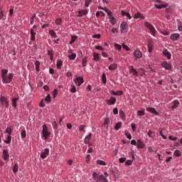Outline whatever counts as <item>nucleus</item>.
<instances>
[{
    "mask_svg": "<svg viewBox=\"0 0 182 182\" xmlns=\"http://www.w3.org/2000/svg\"><path fill=\"white\" fill-rule=\"evenodd\" d=\"M1 77L3 83L9 84L12 82V80L14 79V74L9 73L8 75V70L3 69L1 70Z\"/></svg>",
    "mask_w": 182,
    "mask_h": 182,
    "instance_id": "nucleus-1",
    "label": "nucleus"
},
{
    "mask_svg": "<svg viewBox=\"0 0 182 182\" xmlns=\"http://www.w3.org/2000/svg\"><path fill=\"white\" fill-rule=\"evenodd\" d=\"M42 134L45 140H48V137L50 136V132H49V130L48 129V127L46 126V124L43 125Z\"/></svg>",
    "mask_w": 182,
    "mask_h": 182,
    "instance_id": "nucleus-2",
    "label": "nucleus"
},
{
    "mask_svg": "<svg viewBox=\"0 0 182 182\" xmlns=\"http://www.w3.org/2000/svg\"><path fill=\"white\" fill-rule=\"evenodd\" d=\"M146 28H148V29L150 30V32L153 36H156V28H154V26L151 25L149 22L145 23Z\"/></svg>",
    "mask_w": 182,
    "mask_h": 182,
    "instance_id": "nucleus-3",
    "label": "nucleus"
},
{
    "mask_svg": "<svg viewBox=\"0 0 182 182\" xmlns=\"http://www.w3.org/2000/svg\"><path fill=\"white\" fill-rule=\"evenodd\" d=\"M2 158L4 161H9V151L8 149L3 150Z\"/></svg>",
    "mask_w": 182,
    "mask_h": 182,
    "instance_id": "nucleus-4",
    "label": "nucleus"
},
{
    "mask_svg": "<svg viewBox=\"0 0 182 182\" xmlns=\"http://www.w3.org/2000/svg\"><path fill=\"white\" fill-rule=\"evenodd\" d=\"M0 102H1V105H4L6 107V109H8V107H9V101H8V98H6L5 97H1Z\"/></svg>",
    "mask_w": 182,
    "mask_h": 182,
    "instance_id": "nucleus-5",
    "label": "nucleus"
},
{
    "mask_svg": "<svg viewBox=\"0 0 182 182\" xmlns=\"http://www.w3.org/2000/svg\"><path fill=\"white\" fill-rule=\"evenodd\" d=\"M134 56L135 58V60H137V59H140L142 58L143 54H141V51H140V50L136 49L134 52Z\"/></svg>",
    "mask_w": 182,
    "mask_h": 182,
    "instance_id": "nucleus-6",
    "label": "nucleus"
},
{
    "mask_svg": "<svg viewBox=\"0 0 182 182\" xmlns=\"http://www.w3.org/2000/svg\"><path fill=\"white\" fill-rule=\"evenodd\" d=\"M120 28L122 33L127 32V23L126 21L122 22L120 25Z\"/></svg>",
    "mask_w": 182,
    "mask_h": 182,
    "instance_id": "nucleus-7",
    "label": "nucleus"
},
{
    "mask_svg": "<svg viewBox=\"0 0 182 182\" xmlns=\"http://www.w3.org/2000/svg\"><path fill=\"white\" fill-rule=\"evenodd\" d=\"M146 111L149 113H152L153 114H156V116H159L160 114L155 108L153 107H146Z\"/></svg>",
    "mask_w": 182,
    "mask_h": 182,
    "instance_id": "nucleus-8",
    "label": "nucleus"
},
{
    "mask_svg": "<svg viewBox=\"0 0 182 182\" xmlns=\"http://www.w3.org/2000/svg\"><path fill=\"white\" fill-rule=\"evenodd\" d=\"M92 56V60H95V62H99V60H100V54H99V53L94 52Z\"/></svg>",
    "mask_w": 182,
    "mask_h": 182,
    "instance_id": "nucleus-9",
    "label": "nucleus"
},
{
    "mask_svg": "<svg viewBox=\"0 0 182 182\" xmlns=\"http://www.w3.org/2000/svg\"><path fill=\"white\" fill-rule=\"evenodd\" d=\"M129 68H130L129 73H132L133 76H136V77L139 76V73L137 72V70H136V69H134L133 65H131Z\"/></svg>",
    "mask_w": 182,
    "mask_h": 182,
    "instance_id": "nucleus-10",
    "label": "nucleus"
},
{
    "mask_svg": "<svg viewBox=\"0 0 182 182\" xmlns=\"http://www.w3.org/2000/svg\"><path fill=\"white\" fill-rule=\"evenodd\" d=\"M31 41H32V42L36 41V32H35L33 28L31 29Z\"/></svg>",
    "mask_w": 182,
    "mask_h": 182,
    "instance_id": "nucleus-11",
    "label": "nucleus"
},
{
    "mask_svg": "<svg viewBox=\"0 0 182 182\" xmlns=\"http://www.w3.org/2000/svg\"><path fill=\"white\" fill-rule=\"evenodd\" d=\"M74 81L77 86H80L83 83V77H78Z\"/></svg>",
    "mask_w": 182,
    "mask_h": 182,
    "instance_id": "nucleus-12",
    "label": "nucleus"
},
{
    "mask_svg": "<svg viewBox=\"0 0 182 182\" xmlns=\"http://www.w3.org/2000/svg\"><path fill=\"white\" fill-rule=\"evenodd\" d=\"M161 66L166 69V70H171V65L166 61L161 63Z\"/></svg>",
    "mask_w": 182,
    "mask_h": 182,
    "instance_id": "nucleus-13",
    "label": "nucleus"
},
{
    "mask_svg": "<svg viewBox=\"0 0 182 182\" xmlns=\"http://www.w3.org/2000/svg\"><path fill=\"white\" fill-rule=\"evenodd\" d=\"M48 156H49V149H46L45 151L42 152L41 154V159H46V157Z\"/></svg>",
    "mask_w": 182,
    "mask_h": 182,
    "instance_id": "nucleus-14",
    "label": "nucleus"
},
{
    "mask_svg": "<svg viewBox=\"0 0 182 182\" xmlns=\"http://www.w3.org/2000/svg\"><path fill=\"white\" fill-rule=\"evenodd\" d=\"M92 178L96 182L100 181V175L96 172H93L92 173Z\"/></svg>",
    "mask_w": 182,
    "mask_h": 182,
    "instance_id": "nucleus-15",
    "label": "nucleus"
},
{
    "mask_svg": "<svg viewBox=\"0 0 182 182\" xmlns=\"http://www.w3.org/2000/svg\"><path fill=\"white\" fill-rule=\"evenodd\" d=\"M107 103L109 105V106L114 105V103H116V99L114 97H111L109 100H107Z\"/></svg>",
    "mask_w": 182,
    "mask_h": 182,
    "instance_id": "nucleus-16",
    "label": "nucleus"
},
{
    "mask_svg": "<svg viewBox=\"0 0 182 182\" xmlns=\"http://www.w3.org/2000/svg\"><path fill=\"white\" fill-rule=\"evenodd\" d=\"M179 38H180V34L178 33H173L170 36V39H171V41H177V39H178Z\"/></svg>",
    "mask_w": 182,
    "mask_h": 182,
    "instance_id": "nucleus-17",
    "label": "nucleus"
},
{
    "mask_svg": "<svg viewBox=\"0 0 182 182\" xmlns=\"http://www.w3.org/2000/svg\"><path fill=\"white\" fill-rule=\"evenodd\" d=\"M163 54L164 55V56L167 58V59H171V53L168 52V50L167 49L164 50Z\"/></svg>",
    "mask_w": 182,
    "mask_h": 182,
    "instance_id": "nucleus-18",
    "label": "nucleus"
},
{
    "mask_svg": "<svg viewBox=\"0 0 182 182\" xmlns=\"http://www.w3.org/2000/svg\"><path fill=\"white\" fill-rule=\"evenodd\" d=\"M137 149H144V144L141 139H139L136 143Z\"/></svg>",
    "mask_w": 182,
    "mask_h": 182,
    "instance_id": "nucleus-19",
    "label": "nucleus"
},
{
    "mask_svg": "<svg viewBox=\"0 0 182 182\" xmlns=\"http://www.w3.org/2000/svg\"><path fill=\"white\" fill-rule=\"evenodd\" d=\"M34 63L36 72H41V62H39V60H36Z\"/></svg>",
    "mask_w": 182,
    "mask_h": 182,
    "instance_id": "nucleus-20",
    "label": "nucleus"
},
{
    "mask_svg": "<svg viewBox=\"0 0 182 182\" xmlns=\"http://www.w3.org/2000/svg\"><path fill=\"white\" fill-rule=\"evenodd\" d=\"M92 139V133H90L85 139L84 143L85 144H89V142L90 141V139Z\"/></svg>",
    "mask_w": 182,
    "mask_h": 182,
    "instance_id": "nucleus-21",
    "label": "nucleus"
},
{
    "mask_svg": "<svg viewBox=\"0 0 182 182\" xmlns=\"http://www.w3.org/2000/svg\"><path fill=\"white\" fill-rule=\"evenodd\" d=\"M12 141V136L11 135H7L6 139L4 140V143L6 144H11V142Z\"/></svg>",
    "mask_w": 182,
    "mask_h": 182,
    "instance_id": "nucleus-22",
    "label": "nucleus"
},
{
    "mask_svg": "<svg viewBox=\"0 0 182 182\" xmlns=\"http://www.w3.org/2000/svg\"><path fill=\"white\" fill-rule=\"evenodd\" d=\"M168 6V4H164L161 5L155 4V8H156V9H163V8H167Z\"/></svg>",
    "mask_w": 182,
    "mask_h": 182,
    "instance_id": "nucleus-23",
    "label": "nucleus"
},
{
    "mask_svg": "<svg viewBox=\"0 0 182 182\" xmlns=\"http://www.w3.org/2000/svg\"><path fill=\"white\" fill-rule=\"evenodd\" d=\"M12 132H14V128L12 127H8L4 133H8L9 136H11L12 134Z\"/></svg>",
    "mask_w": 182,
    "mask_h": 182,
    "instance_id": "nucleus-24",
    "label": "nucleus"
},
{
    "mask_svg": "<svg viewBox=\"0 0 182 182\" xmlns=\"http://www.w3.org/2000/svg\"><path fill=\"white\" fill-rule=\"evenodd\" d=\"M122 16H127L128 19H132V16L129 12H125L124 10H122Z\"/></svg>",
    "mask_w": 182,
    "mask_h": 182,
    "instance_id": "nucleus-25",
    "label": "nucleus"
},
{
    "mask_svg": "<svg viewBox=\"0 0 182 182\" xmlns=\"http://www.w3.org/2000/svg\"><path fill=\"white\" fill-rule=\"evenodd\" d=\"M135 19H145V17L144 16H141V14L140 12H138L134 15Z\"/></svg>",
    "mask_w": 182,
    "mask_h": 182,
    "instance_id": "nucleus-26",
    "label": "nucleus"
},
{
    "mask_svg": "<svg viewBox=\"0 0 182 182\" xmlns=\"http://www.w3.org/2000/svg\"><path fill=\"white\" fill-rule=\"evenodd\" d=\"M63 65V62L62 61V60H57V69H62V66Z\"/></svg>",
    "mask_w": 182,
    "mask_h": 182,
    "instance_id": "nucleus-27",
    "label": "nucleus"
},
{
    "mask_svg": "<svg viewBox=\"0 0 182 182\" xmlns=\"http://www.w3.org/2000/svg\"><path fill=\"white\" fill-rule=\"evenodd\" d=\"M108 69L109 70H116V69H117V64L116 63L111 64L109 66Z\"/></svg>",
    "mask_w": 182,
    "mask_h": 182,
    "instance_id": "nucleus-28",
    "label": "nucleus"
},
{
    "mask_svg": "<svg viewBox=\"0 0 182 182\" xmlns=\"http://www.w3.org/2000/svg\"><path fill=\"white\" fill-rule=\"evenodd\" d=\"M89 11L87 10H81L78 13V16H83V15H87Z\"/></svg>",
    "mask_w": 182,
    "mask_h": 182,
    "instance_id": "nucleus-29",
    "label": "nucleus"
},
{
    "mask_svg": "<svg viewBox=\"0 0 182 182\" xmlns=\"http://www.w3.org/2000/svg\"><path fill=\"white\" fill-rule=\"evenodd\" d=\"M102 82L103 85H106V83L107 82V80L106 78V74L105 73H103L102 75Z\"/></svg>",
    "mask_w": 182,
    "mask_h": 182,
    "instance_id": "nucleus-30",
    "label": "nucleus"
},
{
    "mask_svg": "<svg viewBox=\"0 0 182 182\" xmlns=\"http://www.w3.org/2000/svg\"><path fill=\"white\" fill-rule=\"evenodd\" d=\"M18 100H19V98H16V97L13 98L11 100L12 106L14 107H16V102H18Z\"/></svg>",
    "mask_w": 182,
    "mask_h": 182,
    "instance_id": "nucleus-31",
    "label": "nucleus"
},
{
    "mask_svg": "<svg viewBox=\"0 0 182 182\" xmlns=\"http://www.w3.org/2000/svg\"><path fill=\"white\" fill-rule=\"evenodd\" d=\"M100 181H102V182H109V181L107 180V178L105 177V176H103V174L100 175Z\"/></svg>",
    "mask_w": 182,
    "mask_h": 182,
    "instance_id": "nucleus-32",
    "label": "nucleus"
},
{
    "mask_svg": "<svg viewBox=\"0 0 182 182\" xmlns=\"http://www.w3.org/2000/svg\"><path fill=\"white\" fill-rule=\"evenodd\" d=\"M119 117H121L122 120H126V114H124V112L119 111Z\"/></svg>",
    "mask_w": 182,
    "mask_h": 182,
    "instance_id": "nucleus-33",
    "label": "nucleus"
},
{
    "mask_svg": "<svg viewBox=\"0 0 182 182\" xmlns=\"http://www.w3.org/2000/svg\"><path fill=\"white\" fill-rule=\"evenodd\" d=\"M77 39V36H71V41H70V45H72L73 43H75V41Z\"/></svg>",
    "mask_w": 182,
    "mask_h": 182,
    "instance_id": "nucleus-34",
    "label": "nucleus"
},
{
    "mask_svg": "<svg viewBox=\"0 0 182 182\" xmlns=\"http://www.w3.org/2000/svg\"><path fill=\"white\" fill-rule=\"evenodd\" d=\"M18 164H15L14 166L13 167V172L14 173V174H16L18 173Z\"/></svg>",
    "mask_w": 182,
    "mask_h": 182,
    "instance_id": "nucleus-35",
    "label": "nucleus"
},
{
    "mask_svg": "<svg viewBox=\"0 0 182 182\" xmlns=\"http://www.w3.org/2000/svg\"><path fill=\"white\" fill-rule=\"evenodd\" d=\"M82 65L84 67H85L87 65V58H82Z\"/></svg>",
    "mask_w": 182,
    "mask_h": 182,
    "instance_id": "nucleus-36",
    "label": "nucleus"
},
{
    "mask_svg": "<svg viewBox=\"0 0 182 182\" xmlns=\"http://www.w3.org/2000/svg\"><path fill=\"white\" fill-rule=\"evenodd\" d=\"M173 155L176 156V157H181V152L180 151V150H176L173 153Z\"/></svg>",
    "mask_w": 182,
    "mask_h": 182,
    "instance_id": "nucleus-37",
    "label": "nucleus"
},
{
    "mask_svg": "<svg viewBox=\"0 0 182 182\" xmlns=\"http://www.w3.org/2000/svg\"><path fill=\"white\" fill-rule=\"evenodd\" d=\"M49 33H50V36H52L53 38H58L56 33L55 31H53V30H50L49 31Z\"/></svg>",
    "mask_w": 182,
    "mask_h": 182,
    "instance_id": "nucleus-38",
    "label": "nucleus"
},
{
    "mask_svg": "<svg viewBox=\"0 0 182 182\" xmlns=\"http://www.w3.org/2000/svg\"><path fill=\"white\" fill-rule=\"evenodd\" d=\"M121 127H122V122H119L115 124L114 129L115 130H119V129H120Z\"/></svg>",
    "mask_w": 182,
    "mask_h": 182,
    "instance_id": "nucleus-39",
    "label": "nucleus"
},
{
    "mask_svg": "<svg viewBox=\"0 0 182 182\" xmlns=\"http://www.w3.org/2000/svg\"><path fill=\"white\" fill-rule=\"evenodd\" d=\"M21 139H25L26 137V130L23 129L21 132Z\"/></svg>",
    "mask_w": 182,
    "mask_h": 182,
    "instance_id": "nucleus-40",
    "label": "nucleus"
},
{
    "mask_svg": "<svg viewBox=\"0 0 182 182\" xmlns=\"http://www.w3.org/2000/svg\"><path fill=\"white\" fill-rule=\"evenodd\" d=\"M97 164H99L100 166H106V162H105V161L97 160Z\"/></svg>",
    "mask_w": 182,
    "mask_h": 182,
    "instance_id": "nucleus-41",
    "label": "nucleus"
},
{
    "mask_svg": "<svg viewBox=\"0 0 182 182\" xmlns=\"http://www.w3.org/2000/svg\"><path fill=\"white\" fill-rule=\"evenodd\" d=\"M148 48H149V52L151 53L153 51V43H148Z\"/></svg>",
    "mask_w": 182,
    "mask_h": 182,
    "instance_id": "nucleus-42",
    "label": "nucleus"
},
{
    "mask_svg": "<svg viewBox=\"0 0 182 182\" xmlns=\"http://www.w3.org/2000/svg\"><path fill=\"white\" fill-rule=\"evenodd\" d=\"M109 123H110V119H109V118H106L104 120V125L107 126V127H108Z\"/></svg>",
    "mask_w": 182,
    "mask_h": 182,
    "instance_id": "nucleus-43",
    "label": "nucleus"
},
{
    "mask_svg": "<svg viewBox=\"0 0 182 182\" xmlns=\"http://www.w3.org/2000/svg\"><path fill=\"white\" fill-rule=\"evenodd\" d=\"M69 59H70L71 60H75V59H76V53H72L71 55H70Z\"/></svg>",
    "mask_w": 182,
    "mask_h": 182,
    "instance_id": "nucleus-44",
    "label": "nucleus"
},
{
    "mask_svg": "<svg viewBox=\"0 0 182 182\" xmlns=\"http://www.w3.org/2000/svg\"><path fill=\"white\" fill-rule=\"evenodd\" d=\"M144 114H146V113H144V109L142 111H137V116H144Z\"/></svg>",
    "mask_w": 182,
    "mask_h": 182,
    "instance_id": "nucleus-45",
    "label": "nucleus"
},
{
    "mask_svg": "<svg viewBox=\"0 0 182 182\" xmlns=\"http://www.w3.org/2000/svg\"><path fill=\"white\" fill-rule=\"evenodd\" d=\"M148 136H149V137H154V136H156V135H155L154 132H153V131L149 130V131L148 132Z\"/></svg>",
    "mask_w": 182,
    "mask_h": 182,
    "instance_id": "nucleus-46",
    "label": "nucleus"
},
{
    "mask_svg": "<svg viewBox=\"0 0 182 182\" xmlns=\"http://www.w3.org/2000/svg\"><path fill=\"white\" fill-rule=\"evenodd\" d=\"M92 4V0H85V5L87 8H89V5Z\"/></svg>",
    "mask_w": 182,
    "mask_h": 182,
    "instance_id": "nucleus-47",
    "label": "nucleus"
},
{
    "mask_svg": "<svg viewBox=\"0 0 182 182\" xmlns=\"http://www.w3.org/2000/svg\"><path fill=\"white\" fill-rule=\"evenodd\" d=\"M180 105V103L177 101L173 102V105L172 106L173 109H177V107Z\"/></svg>",
    "mask_w": 182,
    "mask_h": 182,
    "instance_id": "nucleus-48",
    "label": "nucleus"
},
{
    "mask_svg": "<svg viewBox=\"0 0 182 182\" xmlns=\"http://www.w3.org/2000/svg\"><path fill=\"white\" fill-rule=\"evenodd\" d=\"M86 127V125H80V127H79V130H80V132H86V131H85V128Z\"/></svg>",
    "mask_w": 182,
    "mask_h": 182,
    "instance_id": "nucleus-49",
    "label": "nucleus"
},
{
    "mask_svg": "<svg viewBox=\"0 0 182 182\" xmlns=\"http://www.w3.org/2000/svg\"><path fill=\"white\" fill-rule=\"evenodd\" d=\"M52 123H53V129H58V123H56V121L55 119L53 120Z\"/></svg>",
    "mask_w": 182,
    "mask_h": 182,
    "instance_id": "nucleus-50",
    "label": "nucleus"
},
{
    "mask_svg": "<svg viewBox=\"0 0 182 182\" xmlns=\"http://www.w3.org/2000/svg\"><path fill=\"white\" fill-rule=\"evenodd\" d=\"M70 92L71 93H76V87L75 85L71 86Z\"/></svg>",
    "mask_w": 182,
    "mask_h": 182,
    "instance_id": "nucleus-51",
    "label": "nucleus"
},
{
    "mask_svg": "<svg viewBox=\"0 0 182 182\" xmlns=\"http://www.w3.org/2000/svg\"><path fill=\"white\" fill-rule=\"evenodd\" d=\"M114 48H117L118 50H122V46H120V44L118 43H114Z\"/></svg>",
    "mask_w": 182,
    "mask_h": 182,
    "instance_id": "nucleus-52",
    "label": "nucleus"
},
{
    "mask_svg": "<svg viewBox=\"0 0 182 182\" xmlns=\"http://www.w3.org/2000/svg\"><path fill=\"white\" fill-rule=\"evenodd\" d=\"M46 102L50 103V95H48L45 98Z\"/></svg>",
    "mask_w": 182,
    "mask_h": 182,
    "instance_id": "nucleus-53",
    "label": "nucleus"
},
{
    "mask_svg": "<svg viewBox=\"0 0 182 182\" xmlns=\"http://www.w3.org/2000/svg\"><path fill=\"white\" fill-rule=\"evenodd\" d=\"M55 24L57 25H61L62 24V18H57L55 20Z\"/></svg>",
    "mask_w": 182,
    "mask_h": 182,
    "instance_id": "nucleus-54",
    "label": "nucleus"
},
{
    "mask_svg": "<svg viewBox=\"0 0 182 182\" xmlns=\"http://www.w3.org/2000/svg\"><path fill=\"white\" fill-rule=\"evenodd\" d=\"M95 49H97V50H105V48L102 46H95Z\"/></svg>",
    "mask_w": 182,
    "mask_h": 182,
    "instance_id": "nucleus-55",
    "label": "nucleus"
},
{
    "mask_svg": "<svg viewBox=\"0 0 182 182\" xmlns=\"http://www.w3.org/2000/svg\"><path fill=\"white\" fill-rule=\"evenodd\" d=\"M109 22H110V23H112V25H116V23H117L116 18H112V19L109 20Z\"/></svg>",
    "mask_w": 182,
    "mask_h": 182,
    "instance_id": "nucleus-56",
    "label": "nucleus"
},
{
    "mask_svg": "<svg viewBox=\"0 0 182 182\" xmlns=\"http://www.w3.org/2000/svg\"><path fill=\"white\" fill-rule=\"evenodd\" d=\"M168 139H169L170 140H172L173 141H176L177 139H178V138L176 137V136L173 137V136H168Z\"/></svg>",
    "mask_w": 182,
    "mask_h": 182,
    "instance_id": "nucleus-57",
    "label": "nucleus"
},
{
    "mask_svg": "<svg viewBox=\"0 0 182 182\" xmlns=\"http://www.w3.org/2000/svg\"><path fill=\"white\" fill-rule=\"evenodd\" d=\"M122 48L124 49H125L126 50H130V48H129V46H127L126 44L122 43Z\"/></svg>",
    "mask_w": 182,
    "mask_h": 182,
    "instance_id": "nucleus-58",
    "label": "nucleus"
},
{
    "mask_svg": "<svg viewBox=\"0 0 182 182\" xmlns=\"http://www.w3.org/2000/svg\"><path fill=\"white\" fill-rule=\"evenodd\" d=\"M86 163H89L90 161V154H87L85 158Z\"/></svg>",
    "mask_w": 182,
    "mask_h": 182,
    "instance_id": "nucleus-59",
    "label": "nucleus"
},
{
    "mask_svg": "<svg viewBox=\"0 0 182 182\" xmlns=\"http://www.w3.org/2000/svg\"><path fill=\"white\" fill-rule=\"evenodd\" d=\"M123 95V91H117L115 92V96H122Z\"/></svg>",
    "mask_w": 182,
    "mask_h": 182,
    "instance_id": "nucleus-60",
    "label": "nucleus"
},
{
    "mask_svg": "<svg viewBox=\"0 0 182 182\" xmlns=\"http://www.w3.org/2000/svg\"><path fill=\"white\" fill-rule=\"evenodd\" d=\"M125 136L129 139V140H132V134L129 133H125Z\"/></svg>",
    "mask_w": 182,
    "mask_h": 182,
    "instance_id": "nucleus-61",
    "label": "nucleus"
},
{
    "mask_svg": "<svg viewBox=\"0 0 182 182\" xmlns=\"http://www.w3.org/2000/svg\"><path fill=\"white\" fill-rule=\"evenodd\" d=\"M119 114V109H117V108H114L113 114Z\"/></svg>",
    "mask_w": 182,
    "mask_h": 182,
    "instance_id": "nucleus-62",
    "label": "nucleus"
},
{
    "mask_svg": "<svg viewBox=\"0 0 182 182\" xmlns=\"http://www.w3.org/2000/svg\"><path fill=\"white\" fill-rule=\"evenodd\" d=\"M119 163H124L126 161V158L122 157L119 159Z\"/></svg>",
    "mask_w": 182,
    "mask_h": 182,
    "instance_id": "nucleus-63",
    "label": "nucleus"
},
{
    "mask_svg": "<svg viewBox=\"0 0 182 182\" xmlns=\"http://www.w3.org/2000/svg\"><path fill=\"white\" fill-rule=\"evenodd\" d=\"M53 97H56L58 95V90L55 89L54 91L53 92Z\"/></svg>",
    "mask_w": 182,
    "mask_h": 182,
    "instance_id": "nucleus-64",
    "label": "nucleus"
}]
</instances>
